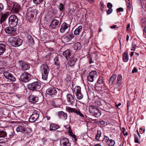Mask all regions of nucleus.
<instances>
[{
  "label": "nucleus",
  "mask_w": 146,
  "mask_h": 146,
  "mask_svg": "<svg viewBox=\"0 0 146 146\" xmlns=\"http://www.w3.org/2000/svg\"><path fill=\"white\" fill-rule=\"evenodd\" d=\"M6 1L8 8L13 13L15 14L18 12L21 7V6L19 4L10 0H7Z\"/></svg>",
  "instance_id": "f257e3e1"
},
{
  "label": "nucleus",
  "mask_w": 146,
  "mask_h": 146,
  "mask_svg": "<svg viewBox=\"0 0 146 146\" xmlns=\"http://www.w3.org/2000/svg\"><path fill=\"white\" fill-rule=\"evenodd\" d=\"M89 109L90 114L96 117H98L101 114V111L96 106L90 105L89 107Z\"/></svg>",
  "instance_id": "f03ea898"
},
{
  "label": "nucleus",
  "mask_w": 146,
  "mask_h": 146,
  "mask_svg": "<svg viewBox=\"0 0 146 146\" xmlns=\"http://www.w3.org/2000/svg\"><path fill=\"white\" fill-rule=\"evenodd\" d=\"M104 105L102 106L101 109L110 113L114 112L115 108L111 106L110 104L106 101L103 102Z\"/></svg>",
  "instance_id": "7ed1b4c3"
},
{
  "label": "nucleus",
  "mask_w": 146,
  "mask_h": 146,
  "mask_svg": "<svg viewBox=\"0 0 146 146\" xmlns=\"http://www.w3.org/2000/svg\"><path fill=\"white\" fill-rule=\"evenodd\" d=\"M18 19L17 16L15 15H11L8 18V23L9 26L15 27L18 23Z\"/></svg>",
  "instance_id": "20e7f679"
},
{
  "label": "nucleus",
  "mask_w": 146,
  "mask_h": 146,
  "mask_svg": "<svg viewBox=\"0 0 146 146\" xmlns=\"http://www.w3.org/2000/svg\"><path fill=\"white\" fill-rule=\"evenodd\" d=\"M42 69V78L44 80L47 79L49 69L48 66L47 65L44 64L41 66Z\"/></svg>",
  "instance_id": "39448f33"
},
{
  "label": "nucleus",
  "mask_w": 146,
  "mask_h": 146,
  "mask_svg": "<svg viewBox=\"0 0 146 146\" xmlns=\"http://www.w3.org/2000/svg\"><path fill=\"white\" fill-rule=\"evenodd\" d=\"M40 83L38 82H35L28 84V89L32 91H36L41 87Z\"/></svg>",
  "instance_id": "423d86ee"
},
{
  "label": "nucleus",
  "mask_w": 146,
  "mask_h": 146,
  "mask_svg": "<svg viewBox=\"0 0 146 146\" xmlns=\"http://www.w3.org/2000/svg\"><path fill=\"white\" fill-rule=\"evenodd\" d=\"M74 38V36L72 33L67 32L62 37V39L64 43L69 42Z\"/></svg>",
  "instance_id": "0eeeda50"
},
{
  "label": "nucleus",
  "mask_w": 146,
  "mask_h": 146,
  "mask_svg": "<svg viewBox=\"0 0 146 146\" xmlns=\"http://www.w3.org/2000/svg\"><path fill=\"white\" fill-rule=\"evenodd\" d=\"M22 40L18 37L14 38L11 43L13 46L15 47H17L22 44Z\"/></svg>",
  "instance_id": "6e6552de"
},
{
  "label": "nucleus",
  "mask_w": 146,
  "mask_h": 146,
  "mask_svg": "<svg viewBox=\"0 0 146 146\" xmlns=\"http://www.w3.org/2000/svg\"><path fill=\"white\" fill-rule=\"evenodd\" d=\"M98 76L97 72L95 71H92L87 76L88 80L90 82L94 81V79Z\"/></svg>",
  "instance_id": "1a4fd4ad"
},
{
  "label": "nucleus",
  "mask_w": 146,
  "mask_h": 146,
  "mask_svg": "<svg viewBox=\"0 0 146 146\" xmlns=\"http://www.w3.org/2000/svg\"><path fill=\"white\" fill-rule=\"evenodd\" d=\"M3 74L5 78L9 79L12 82L15 81L16 78L12 74L7 71H5L3 72Z\"/></svg>",
  "instance_id": "9d476101"
},
{
  "label": "nucleus",
  "mask_w": 146,
  "mask_h": 146,
  "mask_svg": "<svg viewBox=\"0 0 146 146\" xmlns=\"http://www.w3.org/2000/svg\"><path fill=\"white\" fill-rule=\"evenodd\" d=\"M103 141L109 146H113L115 144L114 141L110 139L106 135H104Z\"/></svg>",
  "instance_id": "9b49d317"
},
{
  "label": "nucleus",
  "mask_w": 146,
  "mask_h": 146,
  "mask_svg": "<svg viewBox=\"0 0 146 146\" xmlns=\"http://www.w3.org/2000/svg\"><path fill=\"white\" fill-rule=\"evenodd\" d=\"M70 28L69 25L65 22L63 23L61 25L60 31L61 33H64L66 30H69Z\"/></svg>",
  "instance_id": "f8f14e48"
},
{
  "label": "nucleus",
  "mask_w": 146,
  "mask_h": 146,
  "mask_svg": "<svg viewBox=\"0 0 146 146\" xmlns=\"http://www.w3.org/2000/svg\"><path fill=\"white\" fill-rule=\"evenodd\" d=\"M30 76V75L29 73L27 72L21 75L20 80L24 82H27L29 80Z\"/></svg>",
  "instance_id": "ddd939ff"
},
{
  "label": "nucleus",
  "mask_w": 146,
  "mask_h": 146,
  "mask_svg": "<svg viewBox=\"0 0 146 146\" xmlns=\"http://www.w3.org/2000/svg\"><path fill=\"white\" fill-rule=\"evenodd\" d=\"M60 145L61 146H70L71 143L68 138L64 137L60 140Z\"/></svg>",
  "instance_id": "4468645a"
},
{
  "label": "nucleus",
  "mask_w": 146,
  "mask_h": 146,
  "mask_svg": "<svg viewBox=\"0 0 146 146\" xmlns=\"http://www.w3.org/2000/svg\"><path fill=\"white\" fill-rule=\"evenodd\" d=\"M39 115L38 113L34 112L33 114L29 117V121L31 122H34L38 120Z\"/></svg>",
  "instance_id": "2eb2a0df"
},
{
  "label": "nucleus",
  "mask_w": 146,
  "mask_h": 146,
  "mask_svg": "<svg viewBox=\"0 0 146 146\" xmlns=\"http://www.w3.org/2000/svg\"><path fill=\"white\" fill-rule=\"evenodd\" d=\"M19 66L21 69L24 70H27L29 69L30 68L29 65L24 62L20 60L19 61Z\"/></svg>",
  "instance_id": "dca6fc26"
},
{
  "label": "nucleus",
  "mask_w": 146,
  "mask_h": 146,
  "mask_svg": "<svg viewBox=\"0 0 146 146\" xmlns=\"http://www.w3.org/2000/svg\"><path fill=\"white\" fill-rule=\"evenodd\" d=\"M57 92L56 89L53 87L48 88L46 92L47 94H48L50 96L56 95Z\"/></svg>",
  "instance_id": "f3484780"
},
{
  "label": "nucleus",
  "mask_w": 146,
  "mask_h": 146,
  "mask_svg": "<svg viewBox=\"0 0 146 146\" xmlns=\"http://www.w3.org/2000/svg\"><path fill=\"white\" fill-rule=\"evenodd\" d=\"M59 23V21L57 19H54L51 22L49 25V28L50 29H55L58 26Z\"/></svg>",
  "instance_id": "a211bd4d"
},
{
  "label": "nucleus",
  "mask_w": 146,
  "mask_h": 146,
  "mask_svg": "<svg viewBox=\"0 0 146 146\" xmlns=\"http://www.w3.org/2000/svg\"><path fill=\"white\" fill-rule=\"evenodd\" d=\"M9 15V13L7 12H6L2 14L0 16V23L1 24L5 21L8 17Z\"/></svg>",
  "instance_id": "6ab92c4d"
},
{
  "label": "nucleus",
  "mask_w": 146,
  "mask_h": 146,
  "mask_svg": "<svg viewBox=\"0 0 146 146\" xmlns=\"http://www.w3.org/2000/svg\"><path fill=\"white\" fill-rule=\"evenodd\" d=\"M14 27L11 26L6 27L5 29V33H6L9 34L15 33L16 31V30L14 28Z\"/></svg>",
  "instance_id": "aec40b11"
},
{
  "label": "nucleus",
  "mask_w": 146,
  "mask_h": 146,
  "mask_svg": "<svg viewBox=\"0 0 146 146\" xmlns=\"http://www.w3.org/2000/svg\"><path fill=\"white\" fill-rule=\"evenodd\" d=\"M88 86H90V87H91L92 88H93L94 87L95 88V89L96 90H104L106 89V87L104 84V86H99L98 87L97 86H95L92 84H88Z\"/></svg>",
  "instance_id": "412c9836"
},
{
  "label": "nucleus",
  "mask_w": 146,
  "mask_h": 146,
  "mask_svg": "<svg viewBox=\"0 0 146 146\" xmlns=\"http://www.w3.org/2000/svg\"><path fill=\"white\" fill-rule=\"evenodd\" d=\"M60 127V126L58 124L52 123L50 124L49 130L51 131H55Z\"/></svg>",
  "instance_id": "4be33fe9"
},
{
  "label": "nucleus",
  "mask_w": 146,
  "mask_h": 146,
  "mask_svg": "<svg viewBox=\"0 0 146 146\" xmlns=\"http://www.w3.org/2000/svg\"><path fill=\"white\" fill-rule=\"evenodd\" d=\"M80 33L83 34L82 27L81 26H79L76 29L74 32V34L76 35H78Z\"/></svg>",
  "instance_id": "5701e85b"
},
{
  "label": "nucleus",
  "mask_w": 146,
  "mask_h": 146,
  "mask_svg": "<svg viewBox=\"0 0 146 146\" xmlns=\"http://www.w3.org/2000/svg\"><path fill=\"white\" fill-rule=\"evenodd\" d=\"M71 51L70 49H68L64 52L63 53V55L66 58H69L71 56Z\"/></svg>",
  "instance_id": "b1692460"
},
{
  "label": "nucleus",
  "mask_w": 146,
  "mask_h": 146,
  "mask_svg": "<svg viewBox=\"0 0 146 146\" xmlns=\"http://www.w3.org/2000/svg\"><path fill=\"white\" fill-rule=\"evenodd\" d=\"M29 100L31 102L35 103L38 100V97L35 95H31L29 97Z\"/></svg>",
  "instance_id": "393cba45"
},
{
  "label": "nucleus",
  "mask_w": 146,
  "mask_h": 146,
  "mask_svg": "<svg viewBox=\"0 0 146 146\" xmlns=\"http://www.w3.org/2000/svg\"><path fill=\"white\" fill-rule=\"evenodd\" d=\"M67 98L68 102L70 104H72L74 102V99L72 95L68 94L67 95Z\"/></svg>",
  "instance_id": "a878e982"
},
{
  "label": "nucleus",
  "mask_w": 146,
  "mask_h": 146,
  "mask_svg": "<svg viewBox=\"0 0 146 146\" xmlns=\"http://www.w3.org/2000/svg\"><path fill=\"white\" fill-rule=\"evenodd\" d=\"M16 131L18 132H21L24 133L26 130L24 125H22L19 126L16 128Z\"/></svg>",
  "instance_id": "bb28decb"
},
{
  "label": "nucleus",
  "mask_w": 146,
  "mask_h": 146,
  "mask_svg": "<svg viewBox=\"0 0 146 146\" xmlns=\"http://www.w3.org/2000/svg\"><path fill=\"white\" fill-rule=\"evenodd\" d=\"M5 44L0 43V55H2L5 51L6 50Z\"/></svg>",
  "instance_id": "cd10ccee"
},
{
  "label": "nucleus",
  "mask_w": 146,
  "mask_h": 146,
  "mask_svg": "<svg viewBox=\"0 0 146 146\" xmlns=\"http://www.w3.org/2000/svg\"><path fill=\"white\" fill-rule=\"evenodd\" d=\"M58 115L61 117H63L64 120H66L67 118V115L66 113L63 111H60L58 112Z\"/></svg>",
  "instance_id": "c85d7f7f"
},
{
  "label": "nucleus",
  "mask_w": 146,
  "mask_h": 146,
  "mask_svg": "<svg viewBox=\"0 0 146 146\" xmlns=\"http://www.w3.org/2000/svg\"><path fill=\"white\" fill-rule=\"evenodd\" d=\"M122 80V77L121 74H119L118 75L117 78V83L118 87H119L121 83Z\"/></svg>",
  "instance_id": "c756f323"
},
{
  "label": "nucleus",
  "mask_w": 146,
  "mask_h": 146,
  "mask_svg": "<svg viewBox=\"0 0 146 146\" xmlns=\"http://www.w3.org/2000/svg\"><path fill=\"white\" fill-rule=\"evenodd\" d=\"M123 61L124 62H127L129 60V56L127 52H125L123 56Z\"/></svg>",
  "instance_id": "7c9ffc66"
},
{
  "label": "nucleus",
  "mask_w": 146,
  "mask_h": 146,
  "mask_svg": "<svg viewBox=\"0 0 146 146\" xmlns=\"http://www.w3.org/2000/svg\"><path fill=\"white\" fill-rule=\"evenodd\" d=\"M59 58H60L59 56L57 55L54 58V64L56 66H58L60 65V62L59 59Z\"/></svg>",
  "instance_id": "2f4dec72"
},
{
  "label": "nucleus",
  "mask_w": 146,
  "mask_h": 146,
  "mask_svg": "<svg viewBox=\"0 0 146 146\" xmlns=\"http://www.w3.org/2000/svg\"><path fill=\"white\" fill-rule=\"evenodd\" d=\"M81 47V44L79 42L75 43L74 46V48L75 50H80Z\"/></svg>",
  "instance_id": "473e14b6"
},
{
  "label": "nucleus",
  "mask_w": 146,
  "mask_h": 146,
  "mask_svg": "<svg viewBox=\"0 0 146 146\" xmlns=\"http://www.w3.org/2000/svg\"><path fill=\"white\" fill-rule=\"evenodd\" d=\"M66 109L68 111L71 113H76V112L77 110L73 108H71L69 107H68Z\"/></svg>",
  "instance_id": "72a5a7b5"
},
{
  "label": "nucleus",
  "mask_w": 146,
  "mask_h": 146,
  "mask_svg": "<svg viewBox=\"0 0 146 146\" xmlns=\"http://www.w3.org/2000/svg\"><path fill=\"white\" fill-rule=\"evenodd\" d=\"M105 100H102V101L100 100H97L96 101V103L99 107L101 109L102 107L103 106L104 103H103V102H105Z\"/></svg>",
  "instance_id": "f704fd0d"
},
{
  "label": "nucleus",
  "mask_w": 146,
  "mask_h": 146,
  "mask_svg": "<svg viewBox=\"0 0 146 146\" xmlns=\"http://www.w3.org/2000/svg\"><path fill=\"white\" fill-rule=\"evenodd\" d=\"M117 76L115 74H113L110 78V83L111 85L113 84L114 81L115 80Z\"/></svg>",
  "instance_id": "c9c22d12"
},
{
  "label": "nucleus",
  "mask_w": 146,
  "mask_h": 146,
  "mask_svg": "<svg viewBox=\"0 0 146 146\" xmlns=\"http://www.w3.org/2000/svg\"><path fill=\"white\" fill-rule=\"evenodd\" d=\"M102 132L100 130H98L97 134L95 137V139L97 140H99L101 136Z\"/></svg>",
  "instance_id": "e433bc0d"
},
{
  "label": "nucleus",
  "mask_w": 146,
  "mask_h": 146,
  "mask_svg": "<svg viewBox=\"0 0 146 146\" xmlns=\"http://www.w3.org/2000/svg\"><path fill=\"white\" fill-rule=\"evenodd\" d=\"M74 92L76 94L81 92V87L79 86H76L74 89Z\"/></svg>",
  "instance_id": "4c0bfd02"
},
{
  "label": "nucleus",
  "mask_w": 146,
  "mask_h": 146,
  "mask_svg": "<svg viewBox=\"0 0 146 146\" xmlns=\"http://www.w3.org/2000/svg\"><path fill=\"white\" fill-rule=\"evenodd\" d=\"M7 135V133L3 131H0V137H5Z\"/></svg>",
  "instance_id": "58836bf2"
},
{
  "label": "nucleus",
  "mask_w": 146,
  "mask_h": 146,
  "mask_svg": "<svg viewBox=\"0 0 146 146\" xmlns=\"http://www.w3.org/2000/svg\"><path fill=\"white\" fill-rule=\"evenodd\" d=\"M77 98L78 100H80L83 98V95L81 93V92L76 94Z\"/></svg>",
  "instance_id": "ea45409f"
},
{
  "label": "nucleus",
  "mask_w": 146,
  "mask_h": 146,
  "mask_svg": "<svg viewBox=\"0 0 146 146\" xmlns=\"http://www.w3.org/2000/svg\"><path fill=\"white\" fill-rule=\"evenodd\" d=\"M98 83L99 84H101L104 83L103 77L102 76H100L97 81Z\"/></svg>",
  "instance_id": "a19ab883"
},
{
  "label": "nucleus",
  "mask_w": 146,
  "mask_h": 146,
  "mask_svg": "<svg viewBox=\"0 0 146 146\" xmlns=\"http://www.w3.org/2000/svg\"><path fill=\"white\" fill-rule=\"evenodd\" d=\"M77 115H79L81 117L83 118L84 116L83 114H82L79 110H77L76 113Z\"/></svg>",
  "instance_id": "79ce46f5"
},
{
  "label": "nucleus",
  "mask_w": 146,
  "mask_h": 146,
  "mask_svg": "<svg viewBox=\"0 0 146 146\" xmlns=\"http://www.w3.org/2000/svg\"><path fill=\"white\" fill-rule=\"evenodd\" d=\"M77 115H79L81 117L83 118L84 116L83 114H82L79 110H77L76 113Z\"/></svg>",
  "instance_id": "37998d69"
},
{
  "label": "nucleus",
  "mask_w": 146,
  "mask_h": 146,
  "mask_svg": "<svg viewBox=\"0 0 146 146\" xmlns=\"http://www.w3.org/2000/svg\"><path fill=\"white\" fill-rule=\"evenodd\" d=\"M77 61L76 58H72L70 60V62L72 63V65L74 64Z\"/></svg>",
  "instance_id": "c03bdc74"
},
{
  "label": "nucleus",
  "mask_w": 146,
  "mask_h": 146,
  "mask_svg": "<svg viewBox=\"0 0 146 146\" xmlns=\"http://www.w3.org/2000/svg\"><path fill=\"white\" fill-rule=\"evenodd\" d=\"M58 8L60 11H62L64 8V5L62 3H60L59 6Z\"/></svg>",
  "instance_id": "a18cd8bd"
},
{
  "label": "nucleus",
  "mask_w": 146,
  "mask_h": 146,
  "mask_svg": "<svg viewBox=\"0 0 146 146\" xmlns=\"http://www.w3.org/2000/svg\"><path fill=\"white\" fill-rule=\"evenodd\" d=\"M14 131H12L8 133V135L10 138H11L14 135Z\"/></svg>",
  "instance_id": "49530a36"
},
{
  "label": "nucleus",
  "mask_w": 146,
  "mask_h": 146,
  "mask_svg": "<svg viewBox=\"0 0 146 146\" xmlns=\"http://www.w3.org/2000/svg\"><path fill=\"white\" fill-rule=\"evenodd\" d=\"M135 136V142L136 143H139V137L137 135H134Z\"/></svg>",
  "instance_id": "de8ad7c7"
},
{
  "label": "nucleus",
  "mask_w": 146,
  "mask_h": 146,
  "mask_svg": "<svg viewBox=\"0 0 146 146\" xmlns=\"http://www.w3.org/2000/svg\"><path fill=\"white\" fill-rule=\"evenodd\" d=\"M34 3L36 4H38L42 2L43 0H33Z\"/></svg>",
  "instance_id": "09e8293b"
},
{
  "label": "nucleus",
  "mask_w": 146,
  "mask_h": 146,
  "mask_svg": "<svg viewBox=\"0 0 146 146\" xmlns=\"http://www.w3.org/2000/svg\"><path fill=\"white\" fill-rule=\"evenodd\" d=\"M136 45L135 44H133L132 46V48L131 50L135 51V49Z\"/></svg>",
  "instance_id": "8fccbe9b"
},
{
  "label": "nucleus",
  "mask_w": 146,
  "mask_h": 146,
  "mask_svg": "<svg viewBox=\"0 0 146 146\" xmlns=\"http://www.w3.org/2000/svg\"><path fill=\"white\" fill-rule=\"evenodd\" d=\"M112 11V9H109L107 11V13L108 15L110 14Z\"/></svg>",
  "instance_id": "3c124183"
},
{
  "label": "nucleus",
  "mask_w": 146,
  "mask_h": 146,
  "mask_svg": "<svg viewBox=\"0 0 146 146\" xmlns=\"http://www.w3.org/2000/svg\"><path fill=\"white\" fill-rule=\"evenodd\" d=\"M107 6L109 9H111V8L112 7V5L111 3H108L107 4Z\"/></svg>",
  "instance_id": "603ef678"
},
{
  "label": "nucleus",
  "mask_w": 146,
  "mask_h": 146,
  "mask_svg": "<svg viewBox=\"0 0 146 146\" xmlns=\"http://www.w3.org/2000/svg\"><path fill=\"white\" fill-rule=\"evenodd\" d=\"M137 69L135 67H134L133 69L132 70V72L133 74L135 73H136L137 72Z\"/></svg>",
  "instance_id": "864d4df0"
},
{
  "label": "nucleus",
  "mask_w": 146,
  "mask_h": 146,
  "mask_svg": "<svg viewBox=\"0 0 146 146\" xmlns=\"http://www.w3.org/2000/svg\"><path fill=\"white\" fill-rule=\"evenodd\" d=\"M4 6L1 3H0V12L3 9Z\"/></svg>",
  "instance_id": "5fc2aeb1"
},
{
  "label": "nucleus",
  "mask_w": 146,
  "mask_h": 146,
  "mask_svg": "<svg viewBox=\"0 0 146 146\" xmlns=\"http://www.w3.org/2000/svg\"><path fill=\"white\" fill-rule=\"evenodd\" d=\"M126 3H127V6L130 8V4L129 0H125Z\"/></svg>",
  "instance_id": "6e6d98bb"
},
{
  "label": "nucleus",
  "mask_w": 146,
  "mask_h": 146,
  "mask_svg": "<svg viewBox=\"0 0 146 146\" xmlns=\"http://www.w3.org/2000/svg\"><path fill=\"white\" fill-rule=\"evenodd\" d=\"M123 11V8L120 7L117 9V12H119L120 11Z\"/></svg>",
  "instance_id": "4d7b16f0"
},
{
  "label": "nucleus",
  "mask_w": 146,
  "mask_h": 146,
  "mask_svg": "<svg viewBox=\"0 0 146 146\" xmlns=\"http://www.w3.org/2000/svg\"><path fill=\"white\" fill-rule=\"evenodd\" d=\"M139 130H140V132L142 134L143 133H144V131H145V129H143L142 128H140Z\"/></svg>",
  "instance_id": "13d9d810"
},
{
  "label": "nucleus",
  "mask_w": 146,
  "mask_h": 146,
  "mask_svg": "<svg viewBox=\"0 0 146 146\" xmlns=\"http://www.w3.org/2000/svg\"><path fill=\"white\" fill-rule=\"evenodd\" d=\"M74 9H70V11H69V13H71V14H72L73 13H74Z\"/></svg>",
  "instance_id": "bf43d9fd"
},
{
  "label": "nucleus",
  "mask_w": 146,
  "mask_h": 146,
  "mask_svg": "<svg viewBox=\"0 0 146 146\" xmlns=\"http://www.w3.org/2000/svg\"><path fill=\"white\" fill-rule=\"evenodd\" d=\"M117 27V26L116 25H113V26H111L110 28L111 29H115Z\"/></svg>",
  "instance_id": "052dcab7"
},
{
  "label": "nucleus",
  "mask_w": 146,
  "mask_h": 146,
  "mask_svg": "<svg viewBox=\"0 0 146 146\" xmlns=\"http://www.w3.org/2000/svg\"><path fill=\"white\" fill-rule=\"evenodd\" d=\"M100 123L102 125H104L105 124V122L104 121H100Z\"/></svg>",
  "instance_id": "680f3d73"
},
{
  "label": "nucleus",
  "mask_w": 146,
  "mask_h": 146,
  "mask_svg": "<svg viewBox=\"0 0 146 146\" xmlns=\"http://www.w3.org/2000/svg\"><path fill=\"white\" fill-rule=\"evenodd\" d=\"M29 41H30L31 42L32 44H33H33L34 42V40L32 38H31L29 40Z\"/></svg>",
  "instance_id": "e2e57ef3"
},
{
  "label": "nucleus",
  "mask_w": 146,
  "mask_h": 146,
  "mask_svg": "<svg viewBox=\"0 0 146 146\" xmlns=\"http://www.w3.org/2000/svg\"><path fill=\"white\" fill-rule=\"evenodd\" d=\"M100 4L102 7H104V6H105V5H104V3L103 2H101L100 3Z\"/></svg>",
  "instance_id": "0e129e2a"
},
{
  "label": "nucleus",
  "mask_w": 146,
  "mask_h": 146,
  "mask_svg": "<svg viewBox=\"0 0 146 146\" xmlns=\"http://www.w3.org/2000/svg\"><path fill=\"white\" fill-rule=\"evenodd\" d=\"M137 135L139 138H140L141 137L139 133L138 130H137Z\"/></svg>",
  "instance_id": "69168bd1"
},
{
  "label": "nucleus",
  "mask_w": 146,
  "mask_h": 146,
  "mask_svg": "<svg viewBox=\"0 0 146 146\" xmlns=\"http://www.w3.org/2000/svg\"><path fill=\"white\" fill-rule=\"evenodd\" d=\"M121 105V104L119 103L118 104V105H116L115 106L117 107V108H118V107L120 106Z\"/></svg>",
  "instance_id": "338daca9"
},
{
  "label": "nucleus",
  "mask_w": 146,
  "mask_h": 146,
  "mask_svg": "<svg viewBox=\"0 0 146 146\" xmlns=\"http://www.w3.org/2000/svg\"><path fill=\"white\" fill-rule=\"evenodd\" d=\"M129 38V36L128 35H127L126 36V40L127 42H128V41Z\"/></svg>",
  "instance_id": "774afa93"
}]
</instances>
